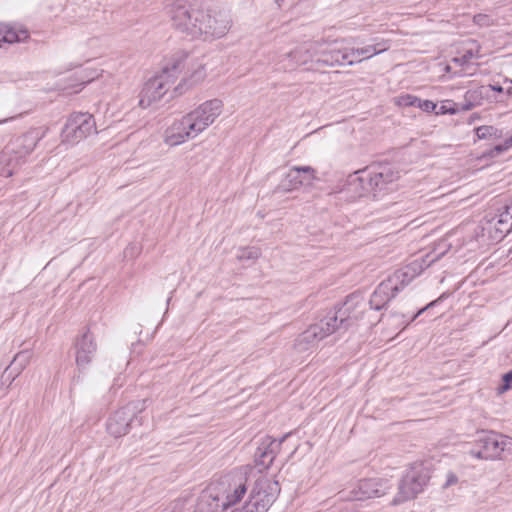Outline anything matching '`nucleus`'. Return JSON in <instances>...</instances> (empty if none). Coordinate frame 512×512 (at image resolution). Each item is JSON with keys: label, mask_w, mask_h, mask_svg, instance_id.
<instances>
[{"label": "nucleus", "mask_w": 512, "mask_h": 512, "mask_svg": "<svg viewBox=\"0 0 512 512\" xmlns=\"http://www.w3.org/2000/svg\"><path fill=\"white\" fill-rule=\"evenodd\" d=\"M184 66L183 59H171L159 74L144 84L140 93L139 105L146 109L160 101L174 86L180 75V70Z\"/></svg>", "instance_id": "nucleus-1"}, {"label": "nucleus", "mask_w": 512, "mask_h": 512, "mask_svg": "<svg viewBox=\"0 0 512 512\" xmlns=\"http://www.w3.org/2000/svg\"><path fill=\"white\" fill-rule=\"evenodd\" d=\"M248 499L231 512H267L280 493L279 483L259 470Z\"/></svg>", "instance_id": "nucleus-2"}, {"label": "nucleus", "mask_w": 512, "mask_h": 512, "mask_svg": "<svg viewBox=\"0 0 512 512\" xmlns=\"http://www.w3.org/2000/svg\"><path fill=\"white\" fill-rule=\"evenodd\" d=\"M430 477V470L424 463L416 462L410 465L399 482L398 491L391 505L397 506L416 498L424 491Z\"/></svg>", "instance_id": "nucleus-3"}, {"label": "nucleus", "mask_w": 512, "mask_h": 512, "mask_svg": "<svg viewBox=\"0 0 512 512\" xmlns=\"http://www.w3.org/2000/svg\"><path fill=\"white\" fill-rule=\"evenodd\" d=\"M172 26L191 37H197L198 26L204 10L187 0H173L165 7Z\"/></svg>", "instance_id": "nucleus-4"}, {"label": "nucleus", "mask_w": 512, "mask_h": 512, "mask_svg": "<svg viewBox=\"0 0 512 512\" xmlns=\"http://www.w3.org/2000/svg\"><path fill=\"white\" fill-rule=\"evenodd\" d=\"M339 329L338 315L331 313L319 322L308 327L294 342V348L298 352H306L318 345V343Z\"/></svg>", "instance_id": "nucleus-5"}, {"label": "nucleus", "mask_w": 512, "mask_h": 512, "mask_svg": "<svg viewBox=\"0 0 512 512\" xmlns=\"http://www.w3.org/2000/svg\"><path fill=\"white\" fill-rule=\"evenodd\" d=\"M223 102L219 99H211L201 103L198 107L186 113L195 137H198L208 129L222 114Z\"/></svg>", "instance_id": "nucleus-6"}, {"label": "nucleus", "mask_w": 512, "mask_h": 512, "mask_svg": "<svg viewBox=\"0 0 512 512\" xmlns=\"http://www.w3.org/2000/svg\"><path fill=\"white\" fill-rule=\"evenodd\" d=\"M95 120L88 113H74L67 120L62 129L63 143L74 145L95 132Z\"/></svg>", "instance_id": "nucleus-7"}, {"label": "nucleus", "mask_w": 512, "mask_h": 512, "mask_svg": "<svg viewBox=\"0 0 512 512\" xmlns=\"http://www.w3.org/2000/svg\"><path fill=\"white\" fill-rule=\"evenodd\" d=\"M198 25L197 37H202L204 40H214L228 33L231 27V19L228 14L223 12L204 10L201 22Z\"/></svg>", "instance_id": "nucleus-8"}, {"label": "nucleus", "mask_w": 512, "mask_h": 512, "mask_svg": "<svg viewBox=\"0 0 512 512\" xmlns=\"http://www.w3.org/2000/svg\"><path fill=\"white\" fill-rule=\"evenodd\" d=\"M391 488L388 480L380 478H369L359 480L342 499L349 501H364L367 499L381 497Z\"/></svg>", "instance_id": "nucleus-9"}, {"label": "nucleus", "mask_w": 512, "mask_h": 512, "mask_svg": "<svg viewBox=\"0 0 512 512\" xmlns=\"http://www.w3.org/2000/svg\"><path fill=\"white\" fill-rule=\"evenodd\" d=\"M174 59H183L185 66L180 70V74L186 70L181 81L174 87V94L181 95L193 86L201 83L206 77V70L202 63L190 59L186 54H181Z\"/></svg>", "instance_id": "nucleus-10"}, {"label": "nucleus", "mask_w": 512, "mask_h": 512, "mask_svg": "<svg viewBox=\"0 0 512 512\" xmlns=\"http://www.w3.org/2000/svg\"><path fill=\"white\" fill-rule=\"evenodd\" d=\"M506 441V437L490 432L481 436L477 441V447L471 449L469 453L477 459H494L504 451Z\"/></svg>", "instance_id": "nucleus-11"}, {"label": "nucleus", "mask_w": 512, "mask_h": 512, "mask_svg": "<svg viewBox=\"0 0 512 512\" xmlns=\"http://www.w3.org/2000/svg\"><path fill=\"white\" fill-rule=\"evenodd\" d=\"M219 485L225 487L223 496H216L214 499L222 501L221 506L223 510L235 505L241 500L247 491L246 484L242 481L241 477L237 475H227L221 478Z\"/></svg>", "instance_id": "nucleus-12"}, {"label": "nucleus", "mask_w": 512, "mask_h": 512, "mask_svg": "<svg viewBox=\"0 0 512 512\" xmlns=\"http://www.w3.org/2000/svg\"><path fill=\"white\" fill-rule=\"evenodd\" d=\"M195 138L185 115L174 119L163 133V142L170 147L179 146Z\"/></svg>", "instance_id": "nucleus-13"}, {"label": "nucleus", "mask_w": 512, "mask_h": 512, "mask_svg": "<svg viewBox=\"0 0 512 512\" xmlns=\"http://www.w3.org/2000/svg\"><path fill=\"white\" fill-rule=\"evenodd\" d=\"M316 178V171L311 166H294L281 180L279 188L285 192L299 189L302 185L311 184Z\"/></svg>", "instance_id": "nucleus-14"}, {"label": "nucleus", "mask_w": 512, "mask_h": 512, "mask_svg": "<svg viewBox=\"0 0 512 512\" xmlns=\"http://www.w3.org/2000/svg\"><path fill=\"white\" fill-rule=\"evenodd\" d=\"M430 263H427L425 259H417L395 271L386 280L392 286L397 287V292L401 291L407 286L413 279L419 276Z\"/></svg>", "instance_id": "nucleus-15"}, {"label": "nucleus", "mask_w": 512, "mask_h": 512, "mask_svg": "<svg viewBox=\"0 0 512 512\" xmlns=\"http://www.w3.org/2000/svg\"><path fill=\"white\" fill-rule=\"evenodd\" d=\"M315 64L326 67L348 65L347 48L339 49L333 45L317 42Z\"/></svg>", "instance_id": "nucleus-16"}, {"label": "nucleus", "mask_w": 512, "mask_h": 512, "mask_svg": "<svg viewBox=\"0 0 512 512\" xmlns=\"http://www.w3.org/2000/svg\"><path fill=\"white\" fill-rule=\"evenodd\" d=\"M134 404H128L116 411L108 420L107 431L114 437H121L129 432L136 411Z\"/></svg>", "instance_id": "nucleus-17"}, {"label": "nucleus", "mask_w": 512, "mask_h": 512, "mask_svg": "<svg viewBox=\"0 0 512 512\" xmlns=\"http://www.w3.org/2000/svg\"><path fill=\"white\" fill-rule=\"evenodd\" d=\"M40 139L41 135L38 130H30L16 138L6 148V151H8L18 160H21L32 153Z\"/></svg>", "instance_id": "nucleus-18"}, {"label": "nucleus", "mask_w": 512, "mask_h": 512, "mask_svg": "<svg viewBox=\"0 0 512 512\" xmlns=\"http://www.w3.org/2000/svg\"><path fill=\"white\" fill-rule=\"evenodd\" d=\"M76 364L79 369H85L92 361L97 345L93 335L87 331L83 333L75 343Z\"/></svg>", "instance_id": "nucleus-19"}, {"label": "nucleus", "mask_w": 512, "mask_h": 512, "mask_svg": "<svg viewBox=\"0 0 512 512\" xmlns=\"http://www.w3.org/2000/svg\"><path fill=\"white\" fill-rule=\"evenodd\" d=\"M366 176H368L369 186L374 192L382 190L386 185L395 182L399 178V173L389 166H382L369 172L366 171Z\"/></svg>", "instance_id": "nucleus-20"}, {"label": "nucleus", "mask_w": 512, "mask_h": 512, "mask_svg": "<svg viewBox=\"0 0 512 512\" xmlns=\"http://www.w3.org/2000/svg\"><path fill=\"white\" fill-rule=\"evenodd\" d=\"M344 191L350 196L351 199L364 197L367 196L370 192H373L369 186L366 171H357L350 175L347 179Z\"/></svg>", "instance_id": "nucleus-21"}, {"label": "nucleus", "mask_w": 512, "mask_h": 512, "mask_svg": "<svg viewBox=\"0 0 512 512\" xmlns=\"http://www.w3.org/2000/svg\"><path fill=\"white\" fill-rule=\"evenodd\" d=\"M397 293L396 286L390 285L387 280L382 281L371 295L370 307L374 310H381Z\"/></svg>", "instance_id": "nucleus-22"}, {"label": "nucleus", "mask_w": 512, "mask_h": 512, "mask_svg": "<svg viewBox=\"0 0 512 512\" xmlns=\"http://www.w3.org/2000/svg\"><path fill=\"white\" fill-rule=\"evenodd\" d=\"M28 38L29 32L24 27L0 22V47H2L3 44L23 42Z\"/></svg>", "instance_id": "nucleus-23"}, {"label": "nucleus", "mask_w": 512, "mask_h": 512, "mask_svg": "<svg viewBox=\"0 0 512 512\" xmlns=\"http://www.w3.org/2000/svg\"><path fill=\"white\" fill-rule=\"evenodd\" d=\"M317 50V42L305 43L296 47L289 52V57H294V62L288 68H298L299 66L308 64L309 62L315 63Z\"/></svg>", "instance_id": "nucleus-24"}, {"label": "nucleus", "mask_w": 512, "mask_h": 512, "mask_svg": "<svg viewBox=\"0 0 512 512\" xmlns=\"http://www.w3.org/2000/svg\"><path fill=\"white\" fill-rule=\"evenodd\" d=\"M381 48H377L376 46H365L363 48H352L347 49L348 54V65H354L363 60L369 59L375 55H378L382 52H385L389 49V46L386 43L381 44Z\"/></svg>", "instance_id": "nucleus-25"}, {"label": "nucleus", "mask_w": 512, "mask_h": 512, "mask_svg": "<svg viewBox=\"0 0 512 512\" xmlns=\"http://www.w3.org/2000/svg\"><path fill=\"white\" fill-rule=\"evenodd\" d=\"M19 165L20 160L5 150L0 157V175L4 177L12 176Z\"/></svg>", "instance_id": "nucleus-26"}, {"label": "nucleus", "mask_w": 512, "mask_h": 512, "mask_svg": "<svg viewBox=\"0 0 512 512\" xmlns=\"http://www.w3.org/2000/svg\"><path fill=\"white\" fill-rule=\"evenodd\" d=\"M275 459V453L268 448H258L256 453V464L261 466L263 469L269 468Z\"/></svg>", "instance_id": "nucleus-27"}, {"label": "nucleus", "mask_w": 512, "mask_h": 512, "mask_svg": "<svg viewBox=\"0 0 512 512\" xmlns=\"http://www.w3.org/2000/svg\"><path fill=\"white\" fill-rule=\"evenodd\" d=\"M471 45H472V47L463 50V53L461 56L454 57L452 59V62L457 65L463 66V65L467 64L470 60H472L474 58H479L478 47L474 43H472Z\"/></svg>", "instance_id": "nucleus-28"}, {"label": "nucleus", "mask_w": 512, "mask_h": 512, "mask_svg": "<svg viewBox=\"0 0 512 512\" xmlns=\"http://www.w3.org/2000/svg\"><path fill=\"white\" fill-rule=\"evenodd\" d=\"M31 353L29 351H21L17 353L11 364H14V370L16 371V376H19L21 372L27 367L30 363Z\"/></svg>", "instance_id": "nucleus-29"}, {"label": "nucleus", "mask_w": 512, "mask_h": 512, "mask_svg": "<svg viewBox=\"0 0 512 512\" xmlns=\"http://www.w3.org/2000/svg\"><path fill=\"white\" fill-rule=\"evenodd\" d=\"M414 102H406V106H416L425 112H436L437 104L430 100L413 99Z\"/></svg>", "instance_id": "nucleus-30"}, {"label": "nucleus", "mask_w": 512, "mask_h": 512, "mask_svg": "<svg viewBox=\"0 0 512 512\" xmlns=\"http://www.w3.org/2000/svg\"><path fill=\"white\" fill-rule=\"evenodd\" d=\"M261 255L260 249L256 247H247L239 250L237 258L239 260L258 259Z\"/></svg>", "instance_id": "nucleus-31"}, {"label": "nucleus", "mask_w": 512, "mask_h": 512, "mask_svg": "<svg viewBox=\"0 0 512 512\" xmlns=\"http://www.w3.org/2000/svg\"><path fill=\"white\" fill-rule=\"evenodd\" d=\"M289 55V52L288 53H284L282 55L279 56V59L276 63V66H277V69L278 70H282V71H293L295 70L296 68H288V66L290 64H292L294 62V57H287Z\"/></svg>", "instance_id": "nucleus-32"}, {"label": "nucleus", "mask_w": 512, "mask_h": 512, "mask_svg": "<svg viewBox=\"0 0 512 512\" xmlns=\"http://www.w3.org/2000/svg\"><path fill=\"white\" fill-rule=\"evenodd\" d=\"M360 313H363V310H360V312L355 311L352 314L347 315V317H341V319L338 318L339 329L341 327H344L345 329L350 327L355 321L359 320V318H360L359 314Z\"/></svg>", "instance_id": "nucleus-33"}, {"label": "nucleus", "mask_w": 512, "mask_h": 512, "mask_svg": "<svg viewBox=\"0 0 512 512\" xmlns=\"http://www.w3.org/2000/svg\"><path fill=\"white\" fill-rule=\"evenodd\" d=\"M497 131L493 126H480L476 129V135L479 139H486L497 136Z\"/></svg>", "instance_id": "nucleus-34"}, {"label": "nucleus", "mask_w": 512, "mask_h": 512, "mask_svg": "<svg viewBox=\"0 0 512 512\" xmlns=\"http://www.w3.org/2000/svg\"><path fill=\"white\" fill-rule=\"evenodd\" d=\"M457 113V108L455 107V104L451 100H446L442 102V104L439 106L438 109H436V114L443 115V114H455Z\"/></svg>", "instance_id": "nucleus-35"}, {"label": "nucleus", "mask_w": 512, "mask_h": 512, "mask_svg": "<svg viewBox=\"0 0 512 512\" xmlns=\"http://www.w3.org/2000/svg\"><path fill=\"white\" fill-rule=\"evenodd\" d=\"M9 367L5 369V371L0 376V383L9 390L11 384L14 382V380L18 377L16 376V372L12 374V372H8Z\"/></svg>", "instance_id": "nucleus-36"}, {"label": "nucleus", "mask_w": 512, "mask_h": 512, "mask_svg": "<svg viewBox=\"0 0 512 512\" xmlns=\"http://www.w3.org/2000/svg\"><path fill=\"white\" fill-rule=\"evenodd\" d=\"M510 142H512V138H509L508 140H506L504 145H496L493 149H491L487 153V156L493 158V157L500 155L502 152L509 149Z\"/></svg>", "instance_id": "nucleus-37"}, {"label": "nucleus", "mask_w": 512, "mask_h": 512, "mask_svg": "<svg viewBox=\"0 0 512 512\" xmlns=\"http://www.w3.org/2000/svg\"><path fill=\"white\" fill-rule=\"evenodd\" d=\"M504 384L497 388L498 394H502L505 391L509 390L512 384V370L508 371L503 376Z\"/></svg>", "instance_id": "nucleus-38"}, {"label": "nucleus", "mask_w": 512, "mask_h": 512, "mask_svg": "<svg viewBox=\"0 0 512 512\" xmlns=\"http://www.w3.org/2000/svg\"><path fill=\"white\" fill-rule=\"evenodd\" d=\"M458 483V477L457 475L452 472V471H449L447 474H446V477H445V482L443 483V487L444 488H449L451 486H454Z\"/></svg>", "instance_id": "nucleus-39"}, {"label": "nucleus", "mask_w": 512, "mask_h": 512, "mask_svg": "<svg viewBox=\"0 0 512 512\" xmlns=\"http://www.w3.org/2000/svg\"><path fill=\"white\" fill-rule=\"evenodd\" d=\"M413 99H418L417 97L415 96H411V95H406L404 97L401 98V103L406 105V102H414Z\"/></svg>", "instance_id": "nucleus-40"}, {"label": "nucleus", "mask_w": 512, "mask_h": 512, "mask_svg": "<svg viewBox=\"0 0 512 512\" xmlns=\"http://www.w3.org/2000/svg\"><path fill=\"white\" fill-rule=\"evenodd\" d=\"M437 302H438V300H434V301L430 302L426 307H424V308L420 309V310L418 311V313L415 315L414 319H415L417 316H419L420 314H422L426 309H428V308H430V307L434 306Z\"/></svg>", "instance_id": "nucleus-41"}, {"label": "nucleus", "mask_w": 512, "mask_h": 512, "mask_svg": "<svg viewBox=\"0 0 512 512\" xmlns=\"http://www.w3.org/2000/svg\"><path fill=\"white\" fill-rule=\"evenodd\" d=\"M486 88L491 90V91H496V92H499V93H503V88L501 86H499V85H488Z\"/></svg>", "instance_id": "nucleus-42"}, {"label": "nucleus", "mask_w": 512, "mask_h": 512, "mask_svg": "<svg viewBox=\"0 0 512 512\" xmlns=\"http://www.w3.org/2000/svg\"><path fill=\"white\" fill-rule=\"evenodd\" d=\"M7 393H8V389L6 388V386H4L0 383V398L7 395Z\"/></svg>", "instance_id": "nucleus-43"}, {"label": "nucleus", "mask_w": 512, "mask_h": 512, "mask_svg": "<svg viewBox=\"0 0 512 512\" xmlns=\"http://www.w3.org/2000/svg\"><path fill=\"white\" fill-rule=\"evenodd\" d=\"M474 19L477 23H481L486 19V16L485 15H477V16H475Z\"/></svg>", "instance_id": "nucleus-44"}, {"label": "nucleus", "mask_w": 512, "mask_h": 512, "mask_svg": "<svg viewBox=\"0 0 512 512\" xmlns=\"http://www.w3.org/2000/svg\"><path fill=\"white\" fill-rule=\"evenodd\" d=\"M382 43H386L390 47L389 42L387 40H381L380 42H377L373 46H376L377 48H381L382 47V45H381Z\"/></svg>", "instance_id": "nucleus-45"}, {"label": "nucleus", "mask_w": 512, "mask_h": 512, "mask_svg": "<svg viewBox=\"0 0 512 512\" xmlns=\"http://www.w3.org/2000/svg\"><path fill=\"white\" fill-rule=\"evenodd\" d=\"M339 313H341L340 318H341V317H346V316H345V312H342V310H339Z\"/></svg>", "instance_id": "nucleus-46"}, {"label": "nucleus", "mask_w": 512, "mask_h": 512, "mask_svg": "<svg viewBox=\"0 0 512 512\" xmlns=\"http://www.w3.org/2000/svg\"><path fill=\"white\" fill-rule=\"evenodd\" d=\"M445 70H446L447 72H449V71L451 70V66H450V65H447V66H446V68H445Z\"/></svg>", "instance_id": "nucleus-47"}, {"label": "nucleus", "mask_w": 512, "mask_h": 512, "mask_svg": "<svg viewBox=\"0 0 512 512\" xmlns=\"http://www.w3.org/2000/svg\"><path fill=\"white\" fill-rule=\"evenodd\" d=\"M511 89H512V87H508V88H507V90H506V91H507V93H508V94L511 92Z\"/></svg>", "instance_id": "nucleus-48"}, {"label": "nucleus", "mask_w": 512, "mask_h": 512, "mask_svg": "<svg viewBox=\"0 0 512 512\" xmlns=\"http://www.w3.org/2000/svg\"><path fill=\"white\" fill-rule=\"evenodd\" d=\"M3 121H0V123H2Z\"/></svg>", "instance_id": "nucleus-49"}]
</instances>
